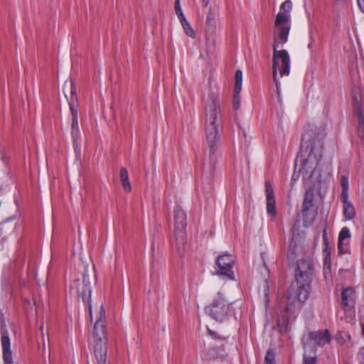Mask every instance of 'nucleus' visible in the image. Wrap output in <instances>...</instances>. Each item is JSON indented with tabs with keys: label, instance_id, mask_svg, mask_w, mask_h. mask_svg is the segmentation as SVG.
I'll list each match as a JSON object with an SVG mask.
<instances>
[{
	"label": "nucleus",
	"instance_id": "2eb2a0df",
	"mask_svg": "<svg viewBox=\"0 0 364 364\" xmlns=\"http://www.w3.org/2000/svg\"><path fill=\"white\" fill-rule=\"evenodd\" d=\"M68 101L70 111L72 115V119H77V106L78 100L77 97L76 89L73 82L71 83L70 97Z\"/></svg>",
	"mask_w": 364,
	"mask_h": 364
},
{
	"label": "nucleus",
	"instance_id": "e433bc0d",
	"mask_svg": "<svg viewBox=\"0 0 364 364\" xmlns=\"http://www.w3.org/2000/svg\"><path fill=\"white\" fill-rule=\"evenodd\" d=\"M41 334H42V336H43V347H45V345H46V342H45V340H44L45 333H44V331H43V326H41Z\"/></svg>",
	"mask_w": 364,
	"mask_h": 364
},
{
	"label": "nucleus",
	"instance_id": "f8f14e48",
	"mask_svg": "<svg viewBox=\"0 0 364 364\" xmlns=\"http://www.w3.org/2000/svg\"><path fill=\"white\" fill-rule=\"evenodd\" d=\"M1 344L3 352L4 364H14L11 341L9 333L6 329H1Z\"/></svg>",
	"mask_w": 364,
	"mask_h": 364
},
{
	"label": "nucleus",
	"instance_id": "cd10ccee",
	"mask_svg": "<svg viewBox=\"0 0 364 364\" xmlns=\"http://www.w3.org/2000/svg\"><path fill=\"white\" fill-rule=\"evenodd\" d=\"M358 136L364 142V120L360 119L358 124Z\"/></svg>",
	"mask_w": 364,
	"mask_h": 364
},
{
	"label": "nucleus",
	"instance_id": "a19ab883",
	"mask_svg": "<svg viewBox=\"0 0 364 364\" xmlns=\"http://www.w3.org/2000/svg\"><path fill=\"white\" fill-rule=\"evenodd\" d=\"M295 253H296V252H294V251L289 252V254L288 255V258L291 259V258L294 257Z\"/></svg>",
	"mask_w": 364,
	"mask_h": 364
},
{
	"label": "nucleus",
	"instance_id": "1a4fd4ad",
	"mask_svg": "<svg viewBox=\"0 0 364 364\" xmlns=\"http://www.w3.org/2000/svg\"><path fill=\"white\" fill-rule=\"evenodd\" d=\"M235 262L234 257L229 253H225L224 255H220L217 259V264L219 268V271L216 274L218 276L225 277L228 279H234V273L232 269Z\"/></svg>",
	"mask_w": 364,
	"mask_h": 364
},
{
	"label": "nucleus",
	"instance_id": "4468645a",
	"mask_svg": "<svg viewBox=\"0 0 364 364\" xmlns=\"http://www.w3.org/2000/svg\"><path fill=\"white\" fill-rule=\"evenodd\" d=\"M355 294V289L351 287H347L343 289L341 296V304L345 311L348 310L353 303V301Z\"/></svg>",
	"mask_w": 364,
	"mask_h": 364
},
{
	"label": "nucleus",
	"instance_id": "f03ea898",
	"mask_svg": "<svg viewBox=\"0 0 364 364\" xmlns=\"http://www.w3.org/2000/svg\"><path fill=\"white\" fill-rule=\"evenodd\" d=\"M222 119L219 101L210 100L205 108V150L204 164L210 174L213 173L215 166L220 156L219 129Z\"/></svg>",
	"mask_w": 364,
	"mask_h": 364
},
{
	"label": "nucleus",
	"instance_id": "9d476101",
	"mask_svg": "<svg viewBox=\"0 0 364 364\" xmlns=\"http://www.w3.org/2000/svg\"><path fill=\"white\" fill-rule=\"evenodd\" d=\"M175 225V235L178 239L183 236V231L186 228V215L179 205H176L173 210Z\"/></svg>",
	"mask_w": 364,
	"mask_h": 364
},
{
	"label": "nucleus",
	"instance_id": "473e14b6",
	"mask_svg": "<svg viewBox=\"0 0 364 364\" xmlns=\"http://www.w3.org/2000/svg\"><path fill=\"white\" fill-rule=\"evenodd\" d=\"M264 298L267 302H269V286L267 284H265L264 287Z\"/></svg>",
	"mask_w": 364,
	"mask_h": 364
},
{
	"label": "nucleus",
	"instance_id": "2f4dec72",
	"mask_svg": "<svg viewBox=\"0 0 364 364\" xmlns=\"http://www.w3.org/2000/svg\"><path fill=\"white\" fill-rule=\"evenodd\" d=\"M208 335L213 339L215 340H218L220 342H223L225 341V338H222L220 337V336H218L216 332L210 330V329H208Z\"/></svg>",
	"mask_w": 364,
	"mask_h": 364
},
{
	"label": "nucleus",
	"instance_id": "72a5a7b5",
	"mask_svg": "<svg viewBox=\"0 0 364 364\" xmlns=\"http://www.w3.org/2000/svg\"><path fill=\"white\" fill-rule=\"evenodd\" d=\"M71 129H79L78 119H72Z\"/></svg>",
	"mask_w": 364,
	"mask_h": 364
},
{
	"label": "nucleus",
	"instance_id": "79ce46f5",
	"mask_svg": "<svg viewBox=\"0 0 364 364\" xmlns=\"http://www.w3.org/2000/svg\"><path fill=\"white\" fill-rule=\"evenodd\" d=\"M361 327H362V333L364 335V325L362 324Z\"/></svg>",
	"mask_w": 364,
	"mask_h": 364
},
{
	"label": "nucleus",
	"instance_id": "393cba45",
	"mask_svg": "<svg viewBox=\"0 0 364 364\" xmlns=\"http://www.w3.org/2000/svg\"><path fill=\"white\" fill-rule=\"evenodd\" d=\"M179 21L181 23L187 36L193 38L195 36V32L191 26L190 23L187 21L186 17H184V20H179Z\"/></svg>",
	"mask_w": 364,
	"mask_h": 364
},
{
	"label": "nucleus",
	"instance_id": "a211bd4d",
	"mask_svg": "<svg viewBox=\"0 0 364 364\" xmlns=\"http://www.w3.org/2000/svg\"><path fill=\"white\" fill-rule=\"evenodd\" d=\"M348 198V197H346V200L341 198V200L343 203V215L347 220H352L355 216V210L353 205Z\"/></svg>",
	"mask_w": 364,
	"mask_h": 364
},
{
	"label": "nucleus",
	"instance_id": "b1692460",
	"mask_svg": "<svg viewBox=\"0 0 364 364\" xmlns=\"http://www.w3.org/2000/svg\"><path fill=\"white\" fill-rule=\"evenodd\" d=\"M353 109L358 117V121L360 120V119L364 120L362 105L358 101V99L355 96L353 97Z\"/></svg>",
	"mask_w": 364,
	"mask_h": 364
},
{
	"label": "nucleus",
	"instance_id": "7c9ffc66",
	"mask_svg": "<svg viewBox=\"0 0 364 364\" xmlns=\"http://www.w3.org/2000/svg\"><path fill=\"white\" fill-rule=\"evenodd\" d=\"M240 106V93H237L234 92V97H233V107L235 110L238 109Z\"/></svg>",
	"mask_w": 364,
	"mask_h": 364
},
{
	"label": "nucleus",
	"instance_id": "f257e3e1",
	"mask_svg": "<svg viewBox=\"0 0 364 364\" xmlns=\"http://www.w3.org/2000/svg\"><path fill=\"white\" fill-rule=\"evenodd\" d=\"M293 4L290 0L284 1L279 8V11L274 21V33L273 43V77L279 92V82L277 78V68L279 60H281L282 68L279 70L281 76L288 75L289 73V56L287 50L278 51L277 47L279 43H284L287 41L291 28V15Z\"/></svg>",
	"mask_w": 364,
	"mask_h": 364
},
{
	"label": "nucleus",
	"instance_id": "f3484780",
	"mask_svg": "<svg viewBox=\"0 0 364 364\" xmlns=\"http://www.w3.org/2000/svg\"><path fill=\"white\" fill-rule=\"evenodd\" d=\"M218 19V11L217 9H210L205 18V24L208 28L213 31L215 30Z\"/></svg>",
	"mask_w": 364,
	"mask_h": 364
},
{
	"label": "nucleus",
	"instance_id": "dca6fc26",
	"mask_svg": "<svg viewBox=\"0 0 364 364\" xmlns=\"http://www.w3.org/2000/svg\"><path fill=\"white\" fill-rule=\"evenodd\" d=\"M350 236L351 234L348 228L343 227L341 230L338 238V250H344L348 247Z\"/></svg>",
	"mask_w": 364,
	"mask_h": 364
},
{
	"label": "nucleus",
	"instance_id": "f704fd0d",
	"mask_svg": "<svg viewBox=\"0 0 364 364\" xmlns=\"http://www.w3.org/2000/svg\"><path fill=\"white\" fill-rule=\"evenodd\" d=\"M358 5L360 11L364 13V0H357Z\"/></svg>",
	"mask_w": 364,
	"mask_h": 364
},
{
	"label": "nucleus",
	"instance_id": "5701e85b",
	"mask_svg": "<svg viewBox=\"0 0 364 364\" xmlns=\"http://www.w3.org/2000/svg\"><path fill=\"white\" fill-rule=\"evenodd\" d=\"M242 72L240 70H237L235 73V92L240 93L242 90Z\"/></svg>",
	"mask_w": 364,
	"mask_h": 364
},
{
	"label": "nucleus",
	"instance_id": "9b49d317",
	"mask_svg": "<svg viewBox=\"0 0 364 364\" xmlns=\"http://www.w3.org/2000/svg\"><path fill=\"white\" fill-rule=\"evenodd\" d=\"M264 186L267 213L272 216V219H274L277 215V209L274 188L269 181H265Z\"/></svg>",
	"mask_w": 364,
	"mask_h": 364
},
{
	"label": "nucleus",
	"instance_id": "423d86ee",
	"mask_svg": "<svg viewBox=\"0 0 364 364\" xmlns=\"http://www.w3.org/2000/svg\"><path fill=\"white\" fill-rule=\"evenodd\" d=\"M230 305L231 302L227 300L221 291H218L212 303L205 306V311L216 321L223 322L229 316Z\"/></svg>",
	"mask_w": 364,
	"mask_h": 364
},
{
	"label": "nucleus",
	"instance_id": "6e6552de",
	"mask_svg": "<svg viewBox=\"0 0 364 364\" xmlns=\"http://www.w3.org/2000/svg\"><path fill=\"white\" fill-rule=\"evenodd\" d=\"M71 289H75L78 298H81L82 301L88 305L90 315V317L92 318L91 289L90 275L88 274V270L87 269L86 267L85 268V271L83 273L82 283H80L78 279L75 281L71 286Z\"/></svg>",
	"mask_w": 364,
	"mask_h": 364
},
{
	"label": "nucleus",
	"instance_id": "c9c22d12",
	"mask_svg": "<svg viewBox=\"0 0 364 364\" xmlns=\"http://www.w3.org/2000/svg\"><path fill=\"white\" fill-rule=\"evenodd\" d=\"M294 237V232L292 233V237ZM289 246H290V250H294V249L296 247V242L294 241V239L292 238L291 242H290V244H289Z\"/></svg>",
	"mask_w": 364,
	"mask_h": 364
},
{
	"label": "nucleus",
	"instance_id": "39448f33",
	"mask_svg": "<svg viewBox=\"0 0 364 364\" xmlns=\"http://www.w3.org/2000/svg\"><path fill=\"white\" fill-rule=\"evenodd\" d=\"M313 271L311 259L297 262V300L301 303H304L309 297Z\"/></svg>",
	"mask_w": 364,
	"mask_h": 364
},
{
	"label": "nucleus",
	"instance_id": "4c0bfd02",
	"mask_svg": "<svg viewBox=\"0 0 364 364\" xmlns=\"http://www.w3.org/2000/svg\"><path fill=\"white\" fill-rule=\"evenodd\" d=\"M213 351H214V350H213H213H209V351H208V355H209L210 358L215 359V358H216V357H215V354L212 353V352H213Z\"/></svg>",
	"mask_w": 364,
	"mask_h": 364
},
{
	"label": "nucleus",
	"instance_id": "a878e982",
	"mask_svg": "<svg viewBox=\"0 0 364 364\" xmlns=\"http://www.w3.org/2000/svg\"><path fill=\"white\" fill-rule=\"evenodd\" d=\"M274 358L275 355L274 350L272 349H268L265 355L264 364H275Z\"/></svg>",
	"mask_w": 364,
	"mask_h": 364
},
{
	"label": "nucleus",
	"instance_id": "ea45409f",
	"mask_svg": "<svg viewBox=\"0 0 364 364\" xmlns=\"http://www.w3.org/2000/svg\"><path fill=\"white\" fill-rule=\"evenodd\" d=\"M210 0H202V4L204 7L208 6L209 4Z\"/></svg>",
	"mask_w": 364,
	"mask_h": 364
},
{
	"label": "nucleus",
	"instance_id": "c85d7f7f",
	"mask_svg": "<svg viewBox=\"0 0 364 364\" xmlns=\"http://www.w3.org/2000/svg\"><path fill=\"white\" fill-rule=\"evenodd\" d=\"M175 11L178 18V20H184L185 15L183 14L181 5L180 0H176L175 3Z\"/></svg>",
	"mask_w": 364,
	"mask_h": 364
},
{
	"label": "nucleus",
	"instance_id": "20e7f679",
	"mask_svg": "<svg viewBox=\"0 0 364 364\" xmlns=\"http://www.w3.org/2000/svg\"><path fill=\"white\" fill-rule=\"evenodd\" d=\"M105 311L100 306V311L93 328V351L97 364H107L108 338L105 328Z\"/></svg>",
	"mask_w": 364,
	"mask_h": 364
},
{
	"label": "nucleus",
	"instance_id": "58836bf2",
	"mask_svg": "<svg viewBox=\"0 0 364 364\" xmlns=\"http://www.w3.org/2000/svg\"><path fill=\"white\" fill-rule=\"evenodd\" d=\"M295 173H296V159H294V172H293V174H292L291 181L294 180Z\"/></svg>",
	"mask_w": 364,
	"mask_h": 364
},
{
	"label": "nucleus",
	"instance_id": "412c9836",
	"mask_svg": "<svg viewBox=\"0 0 364 364\" xmlns=\"http://www.w3.org/2000/svg\"><path fill=\"white\" fill-rule=\"evenodd\" d=\"M71 134H72L73 144L75 152L77 156L80 155V144L78 141L80 136V129H72Z\"/></svg>",
	"mask_w": 364,
	"mask_h": 364
},
{
	"label": "nucleus",
	"instance_id": "0eeeda50",
	"mask_svg": "<svg viewBox=\"0 0 364 364\" xmlns=\"http://www.w3.org/2000/svg\"><path fill=\"white\" fill-rule=\"evenodd\" d=\"M285 303L284 314L278 321V325L281 327L282 331L287 332L291 329L290 323L296 319V294L288 290L284 298Z\"/></svg>",
	"mask_w": 364,
	"mask_h": 364
},
{
	"label": "nucleus",
	"instance_id": "6ab92c4d",
	"mask_svg": "<svg viewBox=\"0 0 364 364\" xmlns=\"http://www.w3.org/2000/svg\"><path fill=\"white\" fill-rule=\"evenodd\" d=\"M317 355L316 350L313 348H309V351L307 348L305 347V351L303 355V364H316Z\"/></svg>",
	"mask_w": 364,
	"mask_h": 364
},
{
	"label": "nucleus",
	"instance_id": "37998d69",
	"mask_svg": "<svg viewBox=\"0 0 364 364\" xmlns=\"http://www.w3.org/2000/svg\"><path fill=\"white\" fill-rule=\"evenodd\" d=\"M291 187H293V183H291ZM293 192V188H291L289 194H291Z\"/></svg>",
	"mask_w": 364,
	"mask_h": 364
},
{
	"label": "nucleus",
	"instance_id": "ddd939ff",
	"mask_svg": "<svg viewBox=\"0 0 364 364\" xmlns=\"http://www.w3.org/2000/svg\"><path fill=\"white\" fill-rule=\"evenodd\" d=\"M309 338L316 345L323 346L331 342V336L328 330H318L309 333Z\"/></svg>",
	"mask_w": 364,
	"mask_h": 364
},
{
	"label": "nucleus",
	"instance_id": "4be33fe9",
	"mask_svg": "<svg viewBox=\"0 0 364 364\" xmlns=\"http://www.w3.org/2000/svg\"><path fill=\"white\" fill-rule=\"evenodd\" d=\"M341 186L342 188V191L341 193V198H344L346 200V197H348V178L346 176H342L341 178Z\"/></svg>",
	"mask_w": 364,
	"mask_h": 364
},
{
	"label": "nucleus",
	"instance_id": "aec40b11",
	"mask_svg": "<svg viewBox=\"0 0 364 364\" xmlns=\"http://www.w3.org/2000/svg\"><path fill=\"white\" fill-rule=\"evenodd\" d=\"M120 181L124 190L127 192H130L132 190V186L129 180L128 171L124 167H122L120 169Z\"/></svg>",
	"mask_w": 364,
	"mask_h": 364
},
{
	"label": "nucleus",
	"instance_id": "bb28decb",
	"mask_svg": "<svg viewBox=\"0 0 364 364\" xmlns=\"http://www.w3.org/2000/svg\"><path fill=\"white\" fill-rule=\"evenodd\" d=\"M322 237L323 244V250H331V247L329 243V240L327 235V230L326 228H324L322 230Z\"/></svg>",
	"mask_w": 364,
	"mask_h": 364
},
{
	"label": "nucleus",
	"instance_id": "7ed1b4c3",
	"mask_svg": "<svg viewBox=\"0 0 364 364\" xmlns=\"http://www.w3.org/2000/svg\"><path fill=\"white\" fill-rule=\"evenodd\" d=\"M318 160L312 149L301 164L299 173H303L305 186V195L302 203V215L305 223H311L316 213L314 209V200L316 193L321 191V176L317 173Z\"/></svg>",
	"mask_w": 364,
	"mask_h": 364
},
{
	"label": "nucleus",
	"instance_id": "c756f323",
	"mask_svg": "<svg viewBox=\"0 0 364 364\" xmlns=\"http://www.w3.org/2000/svg\"><path fill=\"white\" fill-rule=\"evenodd\" d=\"M324 256V264H323V270L326 272V270H330L331 267V252H325ZM326 274V272H325Z\"/></svg>",
	"mask_w": 364,
	"mask_h": 364
}]
</instances>
